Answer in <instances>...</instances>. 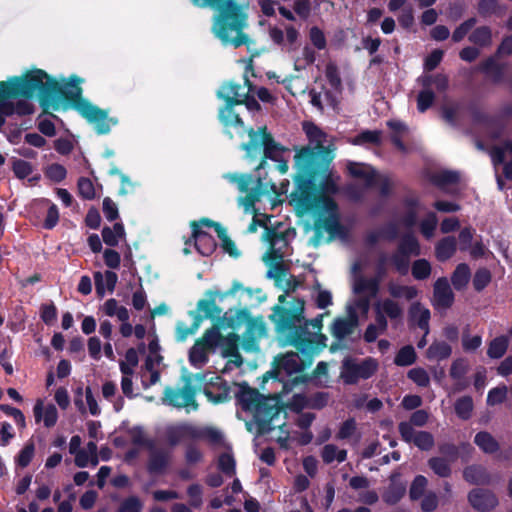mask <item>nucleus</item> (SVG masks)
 Segmentation results:
<instances>
[{
  "instance_id": "obj_13",
  "label": "nucleus",
  "mask_w": 512,
  "mask_h": 512,
  "mask_svg": "<svg viewBox=\"0 0 512 512\" xmlns=\"http://www.w3.org/2000/svg\"><path fill=\"white\" fill-rule=\"evenodd\" d=\"M402 439L414 443L419 449L428 451L434 446V437L427 431H415L411 424L401 422L398 426Z\"/></svg>"
},
{
  "instance_id": "obj_16",
  "label": "nucleus",
  "mask_w": 512,
  "mask_h": 512,
  "mask_svg": "<svg viewBox=\"0 0 512 512\" xmlns=\"http://www.w3.org/2000/svg\"><path fill=\"white\" fill-rule=\"evenodd\" d=\"M247 134L249 142L242 144L241 148L245 150L247 157L254 158L262 153L266 146V142H268V138H271V135L267 133L265 127L259 128L256 131L250 128L247 130Z\"/></svg>"
},
{
  "instance_id": "obj_60",
  "label": "nucleus",
  "mask_w": 512,
  "mask_h": 512,
  "mask_svg": "<svg viewBox=\"0 0 512 512\" xmlns=\"http://www.w3.org/2000/svg\"><path fill=\"white\" fill-rule=\"evenodd\" d=\"M419 81L421 82L422 86L425 88H430L431 85H434L437 90L443 91L446 89L448 85L447 78L443 75H425L422 76Z\"/></svg>"
},
{
  "instance_id": "obj_12",
  "label": "nucleus",
  "mask_w": 512,
  "mask_h": 512,
  "mask_svg": "<svg viewBox=\"0 0 512 512\" xmlns=\"http://www.w3.org/2000/svg\"><path fill=\"white\" fill-rule=\"evenodd\" d=\"M79 113L85 117L99 134H105L110 131L111 120L108 119L107 113L89 102H81L78 104Z\"/></svg>"
},
{
  "instance_id": "obj_52",
  "label": "nucleus",
  "mask_w": 512,
  "mask_h": 512,
  "mask_svg": "<svg viewBox=\"0 0 512 512\" xmlns=\"http://www.w3.org/2000/svg\"><path fill=\"white\" fill-rule=\"evenodd\" d=\"M387 124L393 131V134L391 136L393 143L400 151L405 152L406 148L403 142L401 141V137L405 135L408 131L406 125L399 121H389Z\"/></svg>"
},
{
  "instance_id": "obj_26",
  "label": "nucleus",
  "mask_w": 512,
  "mask_h": 512,
  "mask_svg": "<svg viewBox=\"0 0 512 512\" xmlns=\"http://www.w3.org/2000/svg\"><path fill=\"white\" fill-rule=\"evenodd\" d=\"M386 289L389 297L397 301L401 299L412 301L419 294V290L415 286L404 285L394 280L388 281Z\"/></svg>"
},
{
  "instance_id": "obj_45",
  "label": "nucleus",
  "mask_w": 512,
  "mask_h": 512,
  "mask_svg": "<svg viewBox=\"0 0 512 512\" xmlns=\"http://www.w3.org/2000/svg\"><path fill=\"white\" fill-rule=\"evenodd\" d=\"M124 236L125 231L121 223L114 224L113 228L105 227L102 230L103 241L109 246H116Z\"/></svg>"
},
{
  "instance_id": "obj_24",
  "label": "nucleus",
  "mask_w": 512,
  "mask_h": 512,
  "mask_svg": "<svg viewBox=\"0 0 512 512\" xmlns=\"http://www.w3.org/2000/svg\"><path fill=\"white\" fill-rule=\"evenodd\" d=\"M149 450L148 471L155 474L163 473L168 467L171 452L166 449H158L154 445Z\"/></svg>"
},
{
  "instance_id": "obj_58",
  "label": "nucleus",
  "mask_w": 512,
  "mask_h": 512,
  "mask_svg": "<svg viewBox=\"0 0 512 512\" xmlns=\"http://www.w3.org/2000/svg\"><path fill=\"white\" fill-rule=\"evenodd\" d=\"M473 410V401L469 396H464L459 398L455 403V412L456 414L466 420L470 418Z\"/></svg>"
},
{
  "instance_id": "obj_3",
  "label": "nucleus",
  "mask_w": 512,
  "mask_h": 512,
  "mask_svg": "<svg viewBox=\"0 0 512 512\" xmlns=\"http://www.w3.org/2000/svg\"><path fill=\"white\" fill-rule=\"evenodd\" d=\"M304 301L293 299L289 307L276 305L271 316L279 329L286 333L295 346L305 349V344L325 346L326 336L321 333L323 315H319L311 321H305Z\"/></svg>"
},
{
  "instance_id": "obj_42",
  "label": "nucleus",
  "mask_w": 512,
  "mask_h": 512,
  "mask_svg": "<svg viewBox=\"0 0 512 512\" xmlns=\"http://www.w3.org/2000/svg\"><path fill=\"white\" fill-rule=\"evenodd\" d=\"M451 461L444 457H432L428 460V466L439 477L447 478L451 475Z\"/></svg>"
},
{
  "instance_id": "obj_11",
  "label": "nucleus",
  "mask_w": 512,
  "mask_h": 512,
  "mask_svg": "<svg viewBox=\"0 0 512 512\" xmlns=\"http://www.w3.org/2000/svg\"><path fill=\"white\" fill-rule=\"evenodd\" d=\"M237 319L246 324V341L244 348L252 350L256 346V342L266 336L267 328L262 317L250 318L246 311H239Z\"/></svg>"
},
{
  "instance_id": "obj_14",
  "label": "nucleus",
  "mask_w": 512,
  "mask_h": 512,
  "mask_svg": "<svg viewBox=\"0 0 512 512\" xmlns=\"http://www.w3.org/2000/svg\"><path fill=\"white\" fill-rule=\"evenodd\" d=\"M195 426L188 423L169 424L163 429V439L174 447L186 440H195Z\"/></svg>"
},
{
  "instance_id": "obj_59",
  "label": "nucleus",
  "mask_w": 512,
  "mask_h": 512,
  "mask_svg": "<svg viewBox=\"0 0 512 512\" xmlns=\"http://www.w3.org/2000/svg\"><path fill=\"white\" fill-rule=\"evenodd\" d=\"M128 437L134 445L145 446L149 449L154 445L153 442L146 437L144 431L140 427H133L129 429Z\"/></svg>"
},
{
  "instance_id": "obj_2",
  "label": "nucleus",
  "mask_w": 512,
  "mask_h": 512,
  "mask_svg": "<svg viewBox=\"0 0 512 512\" xmlns=\"http://www.w3.org/2000/svg\"><path fill=\"white\" fill-rule=\"evenodd\" d=\"M198 7H212L219 10L214 18L212 32L225 45L240 47L252 43L244 32L248 26L246 10L248 3L244 0H192Z\"/></svg>"
},
{
  "instance_id": "obj_32",
  "label": "nucleus",
  "mask_w": 512,
  "mask_h": 512,
  "mask_svg": "<svg viewBox=\"0 0 512 512\" xmlns=\"http://www.w3.org/2000/svg\"><path fill=\"white\" fill-rule=\"evenodd\" d=\"M192 237L194 239L196 249L202 255H209L213 251L215 247L213 238L206 232L200 230L199 224L195 222L192 224Z\"/></svg>"
},
{
  "instance_id": "obj_41",
  "label": "nucleus",
  "mask_w": 512,
  "mask_h": 512,
  "mask_svg": "<svg viewBox=\"0 0 512 512\" xmlns=\"http://www.w3.org/2000/svg\"><path fill=\"white\" fill-rule=\"evenodd\" d=\"M475 444L485 453H494L499 445L496 439L488 432L482 431L475 435Z\"/></svg>"
},
{
  "instance_id": "obj_40",
  "label": "nucleus",
  "mask_w": 512,
  "mask_h": 512,
  "mask_svg": "<svg viewBox=\"0 0 512 512\" xmlns=\"http://www.w3.org/2000/svg\"><path fill=\"white\" fill-rule=\"evenodd\" d=\"M102 310L107 316L117 317V319L121 322L128 321L129 319L128 310L124 306L119 305L118 302L113 298L105 301L102 306Z\"/></svg>"
},
{
  "instance_id": "obj_62",
  "label": "nucleus",
  "mask_w": 512,
  "mask_h": 512,
  "mask_svg": "<svg viewBox=\"0 0 512 512\" xmlns=\"http://www.w3.org/2000/svg\"><path fill=\"white\" fill-rule=\"evenodd\" d=\"M409 258L405 252L401 251L399 248L392 256V263L395 269L402 275H405L409 269Z\"/></svg>"
},
{
  "instance_id": "obj_25",
  "label": "nucleus",
  "mask_w": 512,
  "mask_h": 512,
  "mask_svg": "<svg viewBox=\"0 0 512 512\" xmlns=\"http://www.w3.org/2000/svg\"><path fill=\"white\" fill-rule=\"evenodd\" d=\"M492 162L495 166L504 164V175L512 178V143H506L503 147H494L490 151Z\"/></svg>"
},
{
  "instance_id": "obj_27",
  "label": "nucleus",
  "mask_w": 512,
  "mask_h": 512,
  "mask_svg": "<svg viewBox=\"0 0 512 512\" xmlns=\"http://www.w3.org/2000/svg\"><path fill=\"white\" fill-rule=\"evenodd\" d=\"M358 325V316L356 312L349 310L347 318L336 319L332 325V335L338 339H343L353 333Z\"/></svg>"
},
{
  "instance_id": "obj_47",
  "label": "nucleus",
  "mask_w": 512,
  "mask_h": 512,
  "mask_svg": "<svg viewBox=\"0 0 512 512\" xmlns=\"http://www.w3.org/2000/svg\"><path fill=\"white\" fill-rule=\"evenodd\" d=\"M509 344V339L506 336H500L493 339L488 346L487 355L492 359L501 358Z\"/></svg>"
},
{
  "instance_id": "obj_15",
  "label": "nucleus",
  "mask_w": 512,
  "mask_h": 512,
  "mask_svg": "<svg viewBox=\"0 0 512 512\" xmlns=\"http://www.w3.org/2000/svg\"><path fill=\"white\" fill-rule=\"evenodd\" d=\"M374 310L377 318L382 320L398 321L403 318L404 308L403 305L390 297H385L378 300L374 305Z\"/></svg>"
},
{
  "instance_id": "obj_38",
  "label": "nucleus",
  "mask_w": 512,
  "mask_h": 512,
  "mask_svg": "<svg viewBox=\"0 0 512 512\" xmlns=\"http://www.w3.org/2000/svg\"><path fill=\"white\" fill-rule=\"evenodd\" d=\"M195 440L203 439L208 443L214 446H225L224 436L222 432L216 428L205 427V428H197L195 427Z\"/></svg>"
},
{
  "instance_id": "obj_54",
  "label": "nucleus",
  "mask_w": 512,
  "mask_h": 512,
  "mask_svg": "<svg viewBox=\"0 0 512 512\" xmlns=\"http://www.w3.org/2000/svg\"><path fill=\"white\" fill-rule=\"evenodd\" d=\"M492 33L489 27L481 26L475 29L469 36V40L480 46H486L491 43Z\"/></svg>"
},
{
  "instance_id": "obj_9",
  "label": "nucleus",
  "mask_w": 512,
  "mask_h": 512,
  "mask_svg": "<svg viewBox=\"0 0 512 512\" xmlns=\"http://www.w3.org/2000/svg\"><path fill=\"white\" fill-rule=\"evenodd\" d=\"M219 340V330L216 327L208 329L201 339L197 340L190 349L189 360L195 367H201L208 360V351L216 346Z\"/></svg>"
},
{
  "instance_id": "obj_20",
  "label": "nucleus",
  "mask_w": 512,
  "mask_h": 512,
  "mask_svg": "<svg viewBox=\"0 0 512 512\" xmlns=\"http://www.w3.org/2000/svg\"><path fill=\"white\" fill-rule=\"evenodd\" d=\"M468 501L473 508L483 512L493 509L498 504L496 496L484 489H473L468 494Z\"/></svg>"
},
{
  "instance_id": "obj_17",
  "label": "nucleus",
  "mask_w": 512,
  "mask_h": 512,
  "mask_svg": "<svg viewBox=\"0 0 512 512\" xmlns=\"http://www.w3.org/2000/svg\"><path fill=\"white\" fill-rule=\"evenodd\" d=\"M378 278H364L358 276L353 282V291L355 294L364 296L365 299H360L358 305L361 306L365 311L368 309V302L370 297H374L379 290Z\"/></svg>"
},
{
  "instance_id": "obj_57",
  "label": "nucleus",
  "mask_w": 512,
  "mask_h": 512,
  "mask_svg": "<svg viewBox=\"0 0 512 512\" xmlns=\"http://www.w3.org/2000/svg\"><path fill=\"white\" fill-rule=\"evenodd\" d=\"M405 494V488L401 485L391 484L383 493V500L389 505H394L400 501Z\"/></svg>"
},
{
  "instance_id": "obj_28",
  "label": "nucleus",
  "mask_w": 512,
  "mask_h": 512,
  "mask_svg": "<svg viewBox=\"0 0 512 512\" xmlns=\"http://www.w3.org/2000/svg\"><path fill=\"white\" fill-rule=\"evenodd\" d=\"M408 313L410 320L422 329L425 332V335H428L429 321L431 317L429 309L416 301L410 305Z\"/></svg>"
},
{
  "instance_id": "obj_37",
  "label": "nucleus",
  "mask_w": 512,
  "mask_h": 512,
  "mask_svg": "<svg viewBox=\"0 0 512 512\" xmlns=\"http://www.w3.org/2000/svg\"><path fill=\"white\" fill-rule=\"evenodd\" d=\"M452 354V347L445 341H434L426 350V358L430 361H442Z\"/></svg>"
},
{
  "instance_id": "obj_21",
  "label": "nucleus",
  "mask_w": 512,
  "mask_h": 512,
  "mask_svg": "<svg viewBox=\"0 0 512 512\" xmlns=\"http://www.w3.org/2000/svg\"><path fill=\"white\" fill-rule=\"evenodd\" d=\"M434 305L437 308H449L454 301V294L447 278H439L434 284Z\"/></svg>"
},
{
  "instance_id": "obj_53",
  "label": "nucleus",
  "mask_w": 512,
  "mask_h": 512,
  "mask_svg": "<svg viewBox=\"0 0 512 512\" xmlns=\"http://www.w3.org/2000/svg\"><path fill=\"white\" fill-rule=\"evenodd\" d=\"M262 152L264 153L265 158L276 161L285 156L287 149L276 143L275 140L271 137L268 138V142H266V146Z\"/></svg>"
},
{
  "instance_id": "obj_7",
  "label": "nucleus",
  "mask_w": 512,
  "mask_h": 512,
  "mask_svg": "<svg viewBox=\"0 0 512 512\" xmlns=\"http://www.w3.org/2000/svg\"><path fill=\"white\" fill-rule=\"evenodd\" d=\"M225 178L230 182L237 184L238 189L242 193H246L245 198L241 200L243 206H245L246 210L250 209L254 202L259 200L261 195L267 192V188L264 187L261 179H253L250 175L247 174H226Z\"/></svg>"
},
{
  "instance_id": "obj_8",
  "label": "nucleus",
  "mask_w": 512,
  "mask_h": 512,
  "mask_svg": "<svg viewBox=\"0 0 512 512\" xmlns=\"http://www.w3.org/2000/svg\"><path fill=\"white\" fill-rule=\"evenodd\" d=\"M45 80L51 82V86L49 84L43 85V93L46 97L47 94L52 93H60L66 99L75 102L76 108L78 109V104L81 102H85L81 100L82 89L80 87L81 79L76 76H71L68 80H64L62 82H58L56 80L51 79L48 75Z\"/></svg>"
},
{
  "instance_id": "obj_30",
  "label": "nucleus",
  "mask_w": 512,
  "mask_h": 512,
  "mask_svg": "<svg viewBox=\"0 0 512 512\" xmlns=\"http://www.w3.org/2000/svg\"><path fill=\"white\" fill-rule=\"evenodd\" d=\"M34 416L37 422L43 421L45 427H53L58 419L57 409L53 404L44 405L42 400H38L34 406Z\"/></svg>"
},
{
  "instance_id": "obj_35",
  "label": "nucleus",
  "mask_w": 512,
  "mask_h": 512,
  "mask_svg": "<svg viewBox=\"0 0 512 512\" xmlns=\"http://www.w3.org/2000/svg\"><path fill=\"white\" fill-rule=\"evenodd\" d=\"M464 479L470 484L484 485L490 482V475L482 466L471 465L463 471Z\"/></svg>"
},
{
  "instance_id": "obj_46",
  "label": "nucleus",
  "mask_w": 512,
  "mask_h": 512,
  "mask_svg": "<svg viewBox=\"0 0 512 512\" xmlns=\"http://www.w3.org/2000/svg\"><path fill=\"white\" fill-rule=\"evenodd\" d=\"M471 277L470 268L467 264H459L453 275H452V284L456 290L463 289L469 282Z\"/></svg>"
},
{
  "instance_id": "obj_31",
  "label": "nucleus",
  "mask_w": 512,
  "mask_h": 512,
  "mask_svg": "<svg viewBox=\"0 0 512 512\" xmlns=\"http://www.w3.org/2000/svg\"><path fill=\"white\" fill-rule=\"evenodd\" d=\"M349 173L364 183L366 187L372 186L375 178V170L364 163L349 162L347 165Z\"/></svg>"
},
{
  "instance_id": "obj_23",
  "label": "nucleus",
  "mask_w": 512,
  "mask_h": 512,
  "mask_svg": "<svg viewBox=\"0 0 512 512\" xmlns=\"http://www.w3.org/2000/svg\"><path fill=\"white\" fill-rule=\"evenodd\" d=\"M250 91H245V87L234 82L224 83L217 92L219 98L224 100L227 105L241 104L243 98Z\"/></svg>"
},
{
  "instance_id": "obj_39",
  "label": "nucleus",
  "mask_w": 512,
  "mask_h": 512,
  "mask_svg": "<svg viewBox=\"0 0 512 512\" xmlns=\"http://www.w3.org/2000/svg\"><path fill=\"white\" fill-rule=\"evenodd\" d=\"M336 438L340 440H351L354 443H358L361 435L356 421L353 418H350L341 423Z\"/></svg>"
},
{
  "instance_id": "obj_33",
  "label": "nucleus",
  "mask_w": 512,
  "mask_h": 512,
  "mask_svg": "<svg viewBox=\"0 0 512 512\" xmlns=\"http://www.w3.org/2000/svg\"><path fill=\"white\" fill-rule=\"evenodd\" d=\"M304 362L297 353H287L278 362V373L287 375L298 373L304 369Z\"/></svg>"
},
{
  "instance_id": "obj_22",
  "label": "nucleus",
  "mask_w": 512,
  "mask_h": 512,
  "mask_svg": "<svg viewBox=\"0 0 512 512\" xmlns=\"http://www.w3.org/2000/svg\"><path fill=\"white\" fill-rule=\"evenodd\" d=\"M288 247V241L283 234L273 233L270 238V248L267 253L262 257L264 263H271L273 261H283V258Z\"/></svg>"
},
{
  "instance_id": "obj_51",
  "label": "nucleus",
  "mask_w": 512,
  "mask_h": 512,
  "mask_svg": "<svg viewBox=\"0 0 512 512\" xmlns=\"http://www.w3.org/2000/svg\"><path fill=\"white\" fill-rule=\"evenodd\" d=\"M262 397L263 395H261L257 390L247 389L242 391L240 401L243 408L252 413L256 405H259L258 403L261 401Z\"/></svg>"
},
{
  "instance_id": "obj_55",
  "label": "nucleus",
  "mask_w": 512,
  "mask_h": 512,
  "mask_svg": "<svg viewBox=\"0 0 512 512\" xmlns=\"http://www.w3.org/2000/svg\"><path fill=\"white\" fill-rule=\"evenodd\" d=\"M427 485H428V480L425 476H423V475L416 476L410 486V490H409L410 498L412 500L420 499L423 495L426 494Z\"/></svg>"
},
{
  "instance_id": "obj_34",
  "label": "nucleus",
  "mask_w": 512,
  "mask_h": 512,
  "mask_svg": "<svg viewBox=\"0 0 512 512\" xmlns=\"http://www.w3.org/2000/svg\"><path fill=\"white\" fill-rule=\"evenodd\" d=\"M117 275L112 271H106L103 275L101 272L94 274L96 292L103 297L106 291L112 292L117 283Z\"/></svg>"
},
{
  "instance_id": "obj_19",
  "label": "nucleus",
  "mask_w": 512,
  "mask_h": 512,
  "mask_svg": "<svg viewBox=\"0 0 512 512\" xmlns=\"http://www.w3.org/2000/svg\"><path fill=\"white\" fill-rule=\"evenodd\" d=\"M238 341L239 336L235 333H230L225 337L219 333V340L216 344V346L221 348L223 356L231 357L230 362L237 367L241 366L243 363L242 357L238 352Z\"/></svg>"
},
{
  "instance_id": "obj_5",
  "label": "nucleus",
  "mask_w": 512,
  "mask_h": 512,
  "mask_svg": "<svg viewBox=\"0 0 512 512\" xmlns=\"http://www.w3.org/2000/svg\"><path fill=\"white\" fill-rule=\"evenodd\" d=\"M304 129L310 140V145L295 155V165L301 170H308L313 168L320 159L332 160L334 149H331L330 145L326 146L327 136L313 124H305Z\"/></svg>"
},
{
  "instance_id": "obj_63",
  "label": "nucleus",
  "mask_w": 512,
  "mask_h": 512,
  "mask_svg": "<svg viewBox=\"0 0 512 512\" xmlns=\"http://www.w3.org/2000/svg\"><path fill=\"white\" fill-rule=\"evenodd\" d=\"M35 452V445L33 442H27L19 452L16 463L20 467L24 468L29 465Z\"/></svg>"
},
{
  "instance_id": "obj_61",
  "label": "nucleus",
  "mask_w": 512,
  "mask_h": 512,
  "mask_svg": "<svg viewBox=\"0 0 512 512\" xmlns=\"http://www.w3.org/2000/svg\"><path fill=\"white\" fill-rule=\"evenodd\" d=\"M431 266L425 259L416 260L412 265V275L417 280H423L430 276Z\"/></svg>"
},
{
  "instance_id": "obj_49",
  "label": "nucleus",
  "mask_w": 512,
  "mask_h": 512,
  "mask_svg": "<svg viewBox=\"0 0 512 512\" xmlns=\"http://www.w3.org/2000/svg\"><path fill=\"white\" fill-rule=\"evenodd\" d=\"M388 328V321L381 318L375 319V323L369 324L365 333L364 339L366 342H374L377 337L386 332Z\"/></svg>"
},
{
  "instance_id": "obj_10",
  "label": "nucleus",
  "mask_w": 512,
  "mask_h": 512,
  "mask_svg": "<svg viewBox=\"0 0 512 512\" xmlns=\"http://www.w3.org/2000/svg\"><path fill=\"white\" fill-rule=\"evenodd\" d=\"M162 401L176 408H186L188 412L190 411L189 408L192 410L198 408L194 391L189 385H185L181 388H165Z\"/></svg>"
},
{
  "instance_id": "obj_4",
  "label": "nucleus",
  "mask_w": 512,
  "mask_h": 512,
  "mask_svg": "<svg viewBox=\"0 0 512 512\" xmlns=\"http://www.w3.org/2000/svg\"><path fill=\"white\" fill-rule=\"evenodd\" d=\"M310 182L300 183L293 193V200L305 211L316 216L315 229L327 231L331 235L339 233L340 226L336 203L329 197L318 195L310 188Z\"/></svg>"
},
{
  "instance_id": "obj_6",
  "label": "nucleus",
  "mask_w": 512,
  "mask_h": 512,
  "mask_svg": "<svg viewBox=\"0 0 512 512\" xmlns=\"http://www.w3.org/2000/svg\"><path fill=\"white\" fill-rule=\"evenodd\" d=\"M378 370V361L367 357L356 359L347 357L342 361L340 377L345 384H355L372 377Z\"/></svg>"
},
{
  "instance_id": "obj_44",
  "label": "nucleus",
  "mask_w": 512,
  "mask_h": 512,
  "mask_svg": "<svg viewBox=\"0 0 512 512\" xmlns=\"http://www.w3.org/2000/svg\"><path fill=\"white\" fill-rule=\"evenodd\" d=\"M456 251V241L453 237L442 239L436 246V256L438 260L445 261L451 258Z\"/></svg>"
},
{
  "instance_id": "obj_29",
  "label": "nucleus",
  "mask_w": 512,
  "mask_h": 512,
  "mask_svg": "<svg viewBox=\"0 0 512 512\" xmlns=\"http://www.w3.org/2000/svg\"><path fill=\"white\" fill-rule=\"evenodd\" d=\"M206 295L208 299H202L197 304V310L200 315L204 318H219L221 315V309L215 302L216 297L221 298V293L218 291H208Z\"/></svg>"
},
{
  "instance_id": "obj_64",
  "label": "nucleus",
  "mask_w": 512,
  "mask_h": 512,
  "mask_svg": "<svg viewBox=\"0 0 512 512\" xmlns=\"http://www.w3.org/2000/svg\"><path fill=\"white\" fill-rule=\"evenodd\" d=\"M408 378L421 387H427L430 384V378L427 371L421 367H416L408 372Z\"/></svg>"
},
{
  "instance_id": "obj_43",
  "label": "nucleus",
  "mask_w": 512,
  "mask_h": 512,
  "mask_svg": "<svg viewBox=\"0 0 512 512\" xmlns=\"http://www.w3.org/2000/svg\"><path fill=\"white\" fill-rule=\"evenodd\" d=\"M12 169H13V172L16 175V177L19 179L28 178V180L30 182L36 181L39 179V175H35V176H32L29 178V176H31L33 174L34 168L29 162H27L25 160H22V159L14 160L13 164H12Z\"/></svg>"
},
{
  "instance_id": "obj_18",
  "label": "nucleus",
  "mask_w": 512,
  "mask_h": 512,
  "mask_svg": "<svg viewBox=\"0 0 512 512\" xmlns=\"http://www.w3.org/2000/svg\"><path fill=\"white\" fill-rule=\"evenodd\" d=\"M256 405L252 414L258 422H270L275 416L279 414L278 398L263 396L261 401Z\"/></svg>"
},
{
  "instance_id": "obj_50",
  "label": "nucleus",
  "mask_w": 512,
  "mask_h": 512,
  "mask_svg": "<svg viewBox=\"0 0 512 512\" xmlns=\"http://www.w3.org/2000/svg\"><path fill=\"white\" fill-rule=\"evenodd\" d=\"M233 105H226L220 110L219 117L221 122L227 127H243V122L239 115L232 108Z\"/></svg>"
},
{
  "instance_id": "obj_56",
  "label": "nucleus",
  "mask_w": 512,
  "mask_h": 512,
  "mask_svg": "<svg viewBox=\"0 0 512 512\" xmlns=\"http://www.w3.org/2000/svg\"><path fill=\"white\" fill-rule=\"evenodd\" d=\"M416 353L412 346H404L397 353L394 363L398 366H408L415 362Z\"/></svg>"
},
{
  "instance_id": "obj_48",
  "label": "nucleus",
  "mask_w": 512,
  "mask_h": 512,
  "mask_svg": "<svg viewBox=\"0 0 512 512\" xmlns=\"http://www.w3.org/2000/svg\"><path fill=\"white\" fill-rule=\"evenodd\" d=\"M321 456L325 463L333 461L343 462L346 459L347 452L346 450L339 449L336 445L327 444L323 447Z\"/></svg>"
},
{
  "instance_id": "obj_1",
  "label": "nucleus",
  "mask_w": 512,
  "mask_h": 512,
  "mask_svg": "<svg viewBox=\"0 0 512 512\" xmlns=\"http://www.w3.org/2000/svg\"><path fill=\"white\" fill-rule=\"evenodd\" d=\"M47 73L40 69H34L21 77H13L7 81L0 82V126L4 123L5 116L17 113L19 115H28L34 112V107L27 99L15 101L18 96L26 98L31 97L34 93L43 94L41 97V105L45 110H57L60 103L54 99H49L43 93V85L51 82L45 80Z\"/></svg>"
},
{
  "instance_id": "obj_36",
  "label": "nucleus",
  "mask_w": 512,
  "mask_h": 512,
  "mask_svg": "<svg viewBox=\"0 0 512 512\" xmlns=\"http://www.w3.org/2000/svg\"><path fill=\"white\" fill-rule=\"evenodd\" d=\"M199 224L205 226H214L215 230L222 241L223 249L229 253L231 256L237 257L239 256V251L236 248L235 243L228 237L226 230L218 223H214L208 219H202Z\"/></svg>"
}]
</instances>
